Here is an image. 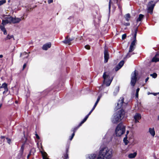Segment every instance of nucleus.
Here are the masks:
<instances>
[{
    "instance_id": "1",
    "label": "nucleus",
    "mask_w": 159,
    "mask_h": 159,
    "mask_svg": "<svg viewBox=\"0 0 159 159\" xmlns=\"http://www.w3.org/2000/svg\"><path fill=\"white\" fill-rule=\"evenodd\" d=\"M112 156V150L107 147H104L100 148L98 157L96 155L93 154L89 157V159H109Z\"/></svg>"
},
{
    "instance_id": "2",
    "label": "nucleus",
    "mask_w": 159,
    "mask_h": 159,
    "mask_svg": "<svg viewBox=\"0 0 159 159\" xmlns=\"http://www.w3.org/2000/svg\"><path fill=\"white\" fill-rule=\"evenodd\" d=\"M125 113L123 110H121L114 114L111 118L112 122L114 124L118 123L124 118Z\"/></svg>"
},
{
    "instance_id": "3",
    "label": "nucleus",
    "mask_w": 159,
    "mask_h": 159,
    "mask_svg": "<svg viewBox=\"0 0 159 159\" xmlns=\"http://www.w3.org/2000/svg\"><path fill=\"white\" fill-rule=\"evenodd\" d=\"M125 130V127L122 124L120 123L116 127L115 132L117 136H120L124 134Z\"/></svg>"
},
{
    "instance_id": "4",
    "label": "nucleus",
    "mask_w": 159,
    "mask_h": 159,
    "mask_svg": "<svg viewBox=\"0 0 159 159\" xmlns=\"http://www.w3.org/2000/svg\"><path fill=\"white\" fill-rule=\"evenodd\" d=\"M103 77L104 79V84L107 86H109L112 81L113 78L111 79H110L109 75L107 72L104 73Z\"/></svg>"
},
{
    "instance_id": "5",
    "label": "nucleus",
    "mask_w": 159,
    "mask_h": 159,
    "mask_svg": "<svg viewBox=\"0 0 159 159\" xmlns=\"http://www.w3.org/2000/svg\"><path fill=\"white\" fill-rule=\"evenodd\" d=\"M4 19L2 20V24L3 25H6L7 24H11L12 23V16H6Z\"/></svg>"
},
{
    "instance_id": "6",
    "label": "nucleus",
    "mask_w": 159,
    "mask_h": 159,
    "mask_svg": "<svg viewBox=\"0 0 159 159\" xmlns=\"http://www.w3.org/2000/svg\"><path fill=\"white\" fill-rule=\"evenodd\" d=\"M137 77L136 72L135 71L133 72L131 75V84L133 86H134L136 81Z\"/></svg>"
},
{
    "instance_id": "7",
    "label": "nucleus",
    "mask_w": 159,
    "mask_h": 159,
    "mask_svg": "<svg viewBox=\"0 0 159 159\" xmlns=\"http://www.w3.org/2000/svg\"><path fill=\"white\" fill-rule=\"evenodd\" d=\"M155 6V4L153 1L150 2L148 5V12L150 14H152L153 8Z\"/></svg>"
},
{
    "instance_id": "8",
    "label": "nucleus",
    "mask_w": 159,
    "mask_h": 159,
    "mask_svg": "<svg viewBox=\"0 0 159 159\" xmlns=\"http://www.w3.org/2000/svg\"><path fill=\"white\" fill-rule=\"evenodd\" d=\"M124 98L121 97L120 98L117 103V105L116 106L117 109H118L121 108L123 106V104H125L124 102Z\"/></svg>"
},
{
    "instance_id": "9",
    "label": "nucleus",
    "mask_w": 159,
    "mask_h": 159,
    "mask_svg": "<svg viewBox=\"0 0 159 159\" xmlns=\"http://www.w3.org/2000/svg\"><path fill=\"white\" fill-rule=\"evenodd\" d=\"M104 62L106 63L109 58V55L107 50L106 49L104 51Z\"/></svg>"
},
{
    "instance_id": "10",
    "label": "nucleus",
    "mask_w": 159,
    "mask_h": 159,
    "mask_svg": "<svg viewBox=\"0 0 159 159\" xmlns=\"http://www.w3.org/2000/svg\"><path fill=\"white\" fill-rule=\"evenodd\" d=\"M4 88V91L3 92V94H4L5 92H6L8 91V89L7 88V84L4 83L2 85L0 84V89Z\"/></svg>"
},
{
    "instance_id": "11",
    "label": "nucleus",
    "mask_w": 159,
    "mask_h": 159,
    "mask_svg": "<svg viewBox=\"0 0 159 159\" xmlns=\"http://www.w3.org/2000/svg\"><path fill=\"white\" fill-rule=\"evenodd\" d=\"M135 123L139 122V120L141 118L140 114L136 113L134 117Z\"/></svg>"
},
{
    "instance_id": "12",
    "label": "nucleus",
    "mask_w": 159,
    "mask_h": 159,
    "mask_svg": "<svg viewBox=\"0 0 159 159\" xmlns=\"http://www.w3.org/2000/svg\"><path fill=\"white\" fill-rule=\"evenodd\" d=\"M135 40H134L133 41L130 45V46L129 50V52H133L134 49V46H135Z\"/></svg>"
},
{
    "instance_id": "13",
    "label": "nucleus",
    "mask_w": 159,
    "mask_h": 159,
    "mask_svg": "<svg viewBox=\"0 0 159 159\" xmlns=\"http://www.w3.org/2000/svg\"><path fill=\"white\" fill-rule=\"evenodd\" d=\"M124 62L123 61H121L115 68V70L116 71L120 69L123 65Z\"/></svg>"
},
{
    "instance_id": "14",
    "label": "nucleus",
    "mask_w": 159,
    "mask_h": 159,
    "mask_svg": "<svg viewBox=\"0 0 159 159\" xmlns=\"http://www.w3.org/2000/svg\"><path fill=\"white\" fill-rule=\"evenodd\" d=\"M51 46V43L49 42L44 44L43 46V49L44 50H47L49 48H50Z\"/></svg>"
},
{
    "instance_id": "15",
    "label": "nucleus",
    "mask_w": 159,
    "mask_h": 159,
    "mask_svg": "<svg viewBox=\"0 0 159 159\" xmlns=\"http://www.w3.org/2000/svg\"><path fill=\"white\" fill-rule=\"evenodd\" d=\"M21 20L20 18L13 17L12 20V23L15 24L19 23Z\"/></svg>"
},
{
    "instance_id": "16",
    "label": "nucleus",
    "mask_w": 159,
    "mask_h": 159,
    "mask_svg": "<svg viewBox=\"0 0 159 159\" xmlns=\"http://www.w3.org/2000/svg\"><path fill=\"white\" fill-rule=\"evenodd\" d=\"M73 39L72 38H69L68 37H66L65 39L63 41L65 43H68L69 45L70 44V42Z\"/></svg>"
},
{
    "instance_id": "17",
    "label": "nucleus",
    "mask_w": 159,
    "mask_h": 159,
    "mask_svg": "<svg viewBox=\"0 0 159 159\" xmlns=\"http://www.w3.org/2000/svg\"><path fill=\"white\" fill-rule=\"evenodd\" d=\"M149 132L152 136L153 137L155 135V132L153 128H149Z\"/></svg>"
},
{
    "instance_id": "18",
    "label": "nucleus",
    "mask_w": 159,
    "mask_h": 159,
    "mask_svg": "<svg viewBox=\"0 0 159 159\" xmlns=\"http://www.w3.org/2000/svg\"><path fill=\"white\" fill-rule=\"evenodd\" d=\"M93 111L92 110H91V111H90L89 113L87 115L85 118L84 119V120L81 122L80 125H81V124H83L84 122H85L86 120H87L88 118L89 117V115L91 114L92 112Z\"/></svg>"
},
{
    "instance_id": "19",
    "label": "nucleus",
    "mask_w": 159,
    "mask_h": 159,
    "mask_svg": "<svg viewBox=\"0 0 159 159\" xmlns=\"http://www.w3.org/2000/svg\"><path fill=\"white\" fill-rule=\"evenodd\" d=\"M2 25H0V28L1 30L3 32L4 34H7V31L5 29L4 26L5 25H3L2 24Z\"/></svg>"
},
{
    "instance_id": "20",
    "label": "nucleus",
    "mask_w": 159,
    "mask_h": 159,
    "mask_svg": "<svg viewBox=\"0 0 159 159\" xmlns=\"http://www.w3.org/2000/svg\"><path fill=\"white\" fill-rule=\"evenodd\" d=\"M137 155V153L135 152L133 153H130L128 155V157L130 158H134Z\"/></svg>"
},
{
    "instance_id": "21",
    "label": "nucleus",
    "mask_w": 159,
    "mask_h": 159,
    "mask_svg": "<svg viewBox=\"0 0 159 159\" xmlns=\"http://www.w3.org/2000/svg\"><path fill=\"white\" fill-rule=\"evenodd\" d=\"M143 15L141 14H139L138 18L137 19V22H138L139 21H141L142 19L143 18Z\"/></svg>"
},
{
    "instance_id": "22",
    "label": "nucleus",
    "mask_w": 159,
    "mask_h": 159,
    "mask_svg": "<svg viewBox=\"0 0 159 159\" xmlns=\"http://www.w3.org/2000/svg\"><path fill=\"white\" fill-rule=\"evenodd\" d=\"M125 17L127 21H129V19L130 18V15L129 14H127L126 15H125Z\"/></svg>"
},
{
    "instance_id": "23",
    "label": "nucleus",
    "mask_w": 159,
    "mask_h": 159,
    "mask_svg": "<svg viewBox=\"0 0 159 159\" xmlns=\"http://www.w3.org/2000/svg\"><path fill=\"white\" fill-rule=\"evenodd\" d=\"M159 61V58L158 57H156V56L154 57L152 60V62H156Z\"/></svg>"
},
{
    "instance_id": "24",
    "label": "nucleus",
    "mask_w": 159,
    "mask_h": 159,
    "mask_svg": "<svg viewBox=\"0 0 159 159\" xmlns=\"http://www.w3.org/2000/svg\"><path fill=\"white\" fill-rule=\"evenodd\" d=\"M119 91V88L118 87H116L115 89V90L114 92V94L115 95H116V94Z\"/></svg>"
},
{
    "instance_id": "25",
    "label": "nucleus",
    "mask_w": 159,
    "mask_h": 159,
    "mask_svg": "<svg viewBox=\"0 0 159 159\" xmlns=\"http://www.w3.org/2000/svg\"><path fill=\"white\" fill-rule=\"evenodd\" d=\"M43 159H48L47 157V154L46 152L43 153H42Z\"/></svg>"
},
{
    "instance_id": "26",
    "label": "nucleus",
    "mask_w": 159,
    "mask_h": 159,
    "mask_svg": "<svg viewBox=\"0 0 159 159\" xmlns=\"http://www.w3.org/2000/svg\"><path fill=\"white\" fill-rule=\"evenodd\" d=\"M150 76H152L153 78H155L157 76V75L156 73H153V74H150Z\"/></svg>"
},
{
    "instance_id": "27",
    "label": "nucleus",
    "mask_w": 159,
    "mask_h": 159,
    "mask_svg": "<svg viewBox=\"0 0 159 159\" xmlns=\"http://www.w3.org/2000/svg\"><path fill=\"white\" fill-rule=\"evenodd\" d=\"M139 88H138L137 89H136V94H135V96H136V98H138V95H139Z\"/></svg>"
},
{
    "instance_id": "28",
    "label": "nucleus",
    "mask_w": 159,
    "mask_h": 159,
    "mask_svg": "<svg viewBox=\"0 0 159 159\" xmlns=\"http://www.w3.org/2000/svg\"><path fill=\"white\" fill-rule=\"evenodd\" d=\"M127 137H125L124 138L123 141L125 145H127L128 144V141L127 140Z\"/></svg>"
},
{
    "instance_id": "29",
    "label": "nucleus",
    "mask_w": 159,
    "mask_h": 159,
    "mask_svg": "<svg viewBox=\"0 0 159 159\" xmlns=\"http://www.w3.org/2000/svg\"><path fill=\"white\" fill-rule=\"evenodd\" d=\"M76 130V129H74V130H73L74 133L72 134L71 136L70 137V140H71L73 138L75 135V131Z\"/></svg>"
},
{
    "instance_id": "30",
    "label": "nucleus",
    "mask_w": 159,
    "mask_h": 159,
    "mask_svg": "<svg viewBox=\"0 0 159 159\" xmlns=\"http://www.w3.org/2000/svg\"><path fill=\"white\" fill-rule=\"evenodd\" d=\"M6 2V1L5 0H2L0 1V6L2 5L3 4Z\"/></svg>"
},
{
    "instance_id": "31",
    "label": "nucleus",
    "mask_w": 159,
    "mask_h": 159,
    "mask_svg": "<svg viewBox=\"0 0 159 159\" xmlns=\"http://www.w3.org/2000/svg\"><path fill=\"white\" fill-rule=\"evenodd\" d=\"M27 53L26 52H23L22 53H20V57H21V56H25V55H27Z\"/></svg>"
},
{
    "instance_id": "32",
    "label": "nucleus",
    "mask_w": 159,
    "mask_h": 159,
    "mask_svg": "<svg viewBox=\"0 0 159 159\" xmlns=\"http://www.w3.org/2000/svg\"><path fill=\"white\" fill-rule=\"evenodd\" d=\"M137 30L136 29L135 31V33L134 34V40H135L136 41V34H137Z\"/></svg>"
},
{
    "instance_id": "33",
    "label": "nucleus",
    "mask_w": 159,
    "mask_h": 159,
    "mask_svg": "<svg viewBox=\"0 0 159 159\" xmlns=\"http://www.w3.org/2000/svg\"><path fill=\"white\" fill-rule=\"evenodd\" d=\"M130 52H128L127 54V55H126V58H129V57L131 55L130 54Z\"/></svg>"
},
{
    "instance_id": "34",
    "label": "nucleus",
    "mask_w": 159,
    "mask_h": 159,
    "mask_svg": "<svg viewBox=\"0 0 159 159\" xmlns=\"http://www.w3.org/2000/svg\"><path fill=\"white\" fill-rule=\"evenodd\" d=\"M126 34H123L122 35V39H125V38L126 37Z\"/></svg>"
},
{
    "instance_id": "35",
    "label": "nucleus",
    "mask_w": 159,
    "mask_h": 159,
    "mask_svg": "<svg viewBox=\"0 0 159 159\" xmlns=\"http://www.w3.org/2000/svg\"><path fill=\"white\" fill-rule=\"evenodd\" d=\"M85 48L86 49H90V46L89 45H86L85 46Z\"/></svg>"
},
{
    "instance_id": "36",
    "label": "nucleus",
    "mask_w": 159,
    "mask_h": 159,
    "mask_svg": "<svg viewBox=\"0 0 159 159\" xmlns=\"http://www.w3.org/2000/svg\"><path fill=\"white\" fill-rule=\"evenodd\" d=\"M6 139L7 140V142H8V143H9V144H10V143H11V140L10 139H8V138H6Z\"/></svg>"
},
{
    "instance_id": "37",
    "label": "nucleus",
    "mask_w": 159,
    "mask_h": 159,
    "mask_svg": "<svg viewBox=\"0 0 159 159\" xmlns=\"http://www.w3.org/2000/svg\"><path fill=\"white\" fill-rule=\"evenodd\" d=\"M111 0H110L109 3V11L110 10V9H111Z\"/></svg>"
},
{
    "instance_id": "38",
    "label": "nucleus",
    "mask_w": 159,
    "mask_h": 159,
    "mask_svg": "<svg viewBox=\"0 0 159 159\" xmlns=\"http://www.w3.org/2000/svg\"><path fill=\"white\" fill-rule=\"evenodd\" d=\"M48 0V3L49 4L52 3L53 2V0Z\"/></svg>"
},
{
    "instance_id": "39",
    "label": "nucleus",
    "mask_w": 159,
    "mask_h": 159,
    "mask_svg": "<svg viewBox=\"0 0 159 159\" xmlns=\"http://www.w3.org/2000/svg\"><path fill=\"white\" fill-rule=\"evenodd\" d=\"M100 98L101 97L100 96H99L98 98V99L96 101H97V102H99V101L100 100Z\"/></svg>"
},
{
    "instance_id": "40",
    "label": "nucleus",
    "mask_w": 159,
    "mask_h": 159,
    "mask_svg": "<svg viewBox=\"0 0 159 159\" xmlns=\"http://www.w3.org/2000/svg\"><path fill=\"white\" fill-rule=\"evenodd\" d=\"M35 135H36V138L37 139H39V136L38 135V134H35Z\"/></svg>"
},
{
    "instance_id": "41",
    "label": "nucleus",
    "mask_w": 159,
    "mask_h": 159,
    "mask_svg": "<svg viewBox=\"0 0 159 159\" xmlns=\"http://www.w3.org/2000/svg\"><path fill=\"white\" fill-rule=\"evenodd\" d=\"M26 64H25L23 65V70H24L25 68L26 67Z\"/></svg>"
},
{
    "instance_id": "42",
    "label": "nucleus",
    "mask_w": 159,
    "mask_h": 159,
    "mask_svg": "<svg viewBox=\"0 0 159 159\" xmlns=\"http://www.w3.org/2000/svg\"><path fill=\"white\" fill-rule=\"evenodd\" d=\"M65 159H66L68 158V154L66 153L64 155Z\"/></svg>"
},
{
    "instance_id": "43",
    "label": "nucleus",
    "mask_w": 159,
    "mask_h": 159,
    "mask_svg": "<svg viewBox=\"0 0 159 159\" xmlns=\"http://www.w3.org/2000/svg\"><path fill=\"white\" fill-rule=\"evenodd\" d=\"M124 25H126V26H129V23H125V24H124Z\"/></svg>"
},
{
    "instance_id": "44",
    "label": "nucleus",
    "mask_w": 159,
    "mask_h": 159,
    "mask_svg": "<svg viewBox=\"0 0 159 159\" xmlns=\"http://www.w3.org/2000/svg\"><path fill=\"white\" fill-rule=\"evenodd\" d=\"M153 95H154V96H156V95H157V94H158V93H152Z\"/></svg>"
},
{
    "instance_id": "45",
    "label": "nucleus",
    "mask_w": 159,
    "mask_h": 159,
    "mask_svg": "<svg viewBox=\"0 0 159 159\" xmlns=\"http://www.w3.org/2000/svg\"><path fill=\"white\" fill-rule=\"evenodd\" d=\"M96 107V106H95V105H94V106L93 107L92 109L91 110H92V111H93L94 109Z\"/></svg>"
},
{
    "instance_id": "46",
    "label": "nucleus",
    "mask_w": 159,
    "mask_h": 159,
    "mask_svg": "<svg viewBox=\"0 0 159 159\" xmlns=\"http://www.w3.org/2000/svg\"><path fill=\"white\" fill-rule=\"evenodd\" d=\"M98 102H97V101H96L94 104V105H95V106H97V104H98Z\"/></svg>"
},
{
    "instance_id": "47",
    "label": "nucleus",
    "mask_w": 159,
    "mask_h": 159,
    "mask_svg": "<svg viewBox=\"0 0 159 159\" xmlns=\"http://www.w3.org/2000/svg\"><path fill=\"white\" fill-rule=\"evenodd\" d=\"M148 80V77L145 79V82H146Z\"/></svg>"
},
{
    "instance_id": "48",
    "label": "nucleus",
    "mask_w": 159,
    "mask_h": 159,
    "mask_svg": "<svg viewBox=\"0 0 159 159\" xmlns=\"http://www.w3.org/2000/svg\"><path fill=\"white\" fill-rule=\"evenodd\" d=\"M29 56V55H28L27 56H26V57H24V58H27Z\"/></svg>"
},
{
    "instance_id": "49",
    "label": "nucleus",
    "mask_w": 159,
    "mask_h": 159,
    "mask_svg": "<svg viewBox=\"0 0 159 159\" xmlns=\"http://www.w3.org/2000/svg\"><path fill=\"white\" fill-rule=\"evenodd\" d=\"M3 57V56L2 55H0V58H2Z\"/></svg>"
},
{
    "instance_id": "50",
    "label": "nucleus",
    "mask_w": 159,
    "mask_h": 159,
    "mask_svg": "<svg viewBox=\"0 0 159 159\" xmlns=\"http://www.w3.org/2000/svg\"><path fill=\"white\" fill-rule=\"evenodd\" d=\"M1 138L2 139H3L5 138V137L3 136H1Z\"/></svg>"
},
{
    "instance_id": "51",
    "label": "nucleus",
    "mask_w": 159,
    "mask_h": 159,
    "mask_svg": "<svg viewBox=\"0 0 159 159\" xmlns=\"http://www.w3.org/2000/svg\"><path fill=\"white\" fill-rule=\"evenodd\" d=\"M129 131H127V134H128V133H129Z\"/></svg>"
},
{
    "instance_id": "52",
    "label": "nucleus",
    "mask_w": 159,
    "mask_h": 159,
    "mask_svg": "<svg viewBox=\"0 0 159 159\" xmlns=\"http://www.w3.org/2000/svg\"><path fill=\"white\" fill-rule=\"evenodd\" d=\"M68 150L67 149L66 150L67 153L68 152Z\"/></svg>"
},
{
    "instance_id": "53",
    "label": "nucleus",
    "mask_w": 159,
    "mask_h": 159,
    "mask_svg": "<svg viewBox=\"0 0 159 159\" xmlns=\"http://www.w3.org/2000/svg\"><path fill=\"white\" fill-rule=\"evenodd\" d=\"M15 102H16V103H17V101H16Z\"/></svg>"
},
{
    "instance_id": "54",
    "label": "nucleus",
    "mask_w": 159,
    "mask_h": 159,
    "mask_svg": "<svg viewBox=\"0 0 159 159\" xmlns=\"http://www.w3.org/2000/svg\"><path fill=\"white\" fill-rule=\"evenodd\" d=\"M158 119H159V116H158Z\"/></svg>"
}]
</instances>
